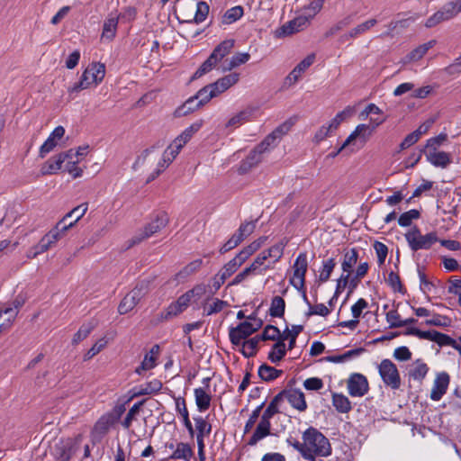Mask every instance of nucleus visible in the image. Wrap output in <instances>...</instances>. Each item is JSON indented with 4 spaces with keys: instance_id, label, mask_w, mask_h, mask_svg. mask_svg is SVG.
<instances>
[{
    "instance_id": "58",
    "label": "nucleus",
    "mask_w": 461,
    "mask_h": 461,
    "mask_svg": "<svg viewBox=\"0 0 461 461\" xmlns=\"http://www.w3.org/2000/svg\"><path fill=\"white\" fill-rule=\"evenodd\" d=\"M278 144V141L275 139L274 136H272L270 133L265 137V139L258 144L255 149L258 151H260V154L264 156L265 153L269 152L272 150L275 147H276Z\"/></svg>"
},
{
    "instance_id": "37",
    "label": "nucleus",
    "mask_w": 461,
    "mask_h": 461,
    "mask_svg": "<svg viewBox=\"0 0 461 461\" xmlns=\"http://www.w3.org/2000/svg\"><path fill=\"white\" fill-rule=\"evenodd\" d=\"M244 14V9L241 5H236L228 9L221 19V23L230 25L240 20Z\"/></svg>"
},
{
    "instance_id": "12",
    "label": "nucleus",
    "mask_w": 461,
    "mask_h": 461,
    "mask_svg": "<svg viewBox=\"0 0 461 461\" xmlns=\"http://www.w3.org/2000/svg\"><path fill=\"white\" fill-rule=\"evenodd\" d=\"M307 267V255L300 253L293 265V276L289 280L290 284L298 291L304 290Z\"/></svg>"
},
{
    "instance_id": "43",
    "label": "nucleus",
    "mask_w": 461,
    "mask_h": 461,
    "mask_svg": "<svg viewBox=\"0 0 461 461\" xmlns=\"http://www.w3.org/2000/svg\"><path fill=\"white\" fill-rule=\"evenodd\" d=\"M332 404L337 411L348 413L352 409L348 398L342 393H334L332 394Z\"/></svg>"
},
{
    "instance_id": "23",
    "label": "nucleus",
    "mask_w": 461,
    "mask_h": 461,
    "mask_svg": "<svg viewBox=\"0 0 461 461\" xmlns=\"http://www.w3.org/2000/svg\"><path fill=\"white\" fill-rule=\"evenodd\" d=\"M65 134V129L62 126L56 127L53 131L50 134L48 139L40 148V157L44 158L48 153L52 151L58 142L62 139Z\"/></svg>"
},
{
    "instance_id": "61",
    "label": "nucleus",
    "mask_w": 461,
    "mask_h": 461,
    "mask_svg": "<svg viewBox=\"0 0 461 461\" xmlns=\"http://www.w3.org/2000/svg\"><path fill=\"white\" fill-rule=\"evenodd\" d=\"M195 422V428L197 430V436L206 437L211 433L212 425L208 423L203 417L194 418Z\"/></svg>"
},
{
    "instance_id": "3",
    "label": "nucleus",
    "mask_w": 461,
    "mask_h": 461,
    "mask_svg": "<svg viewBox=\"0 0 461 461\" xmlns=\"http://www.w3.org/2000/svg\"><path fill=\"white\" fill-rule=\"evenodd\" d=\"M71 228L72 223L63 224L62 221H58L57 224L50 229L36 245L28 249L26 257L28 258H35L39 255L54 248L59 240H60Z\"/></svg>"
},
{
    "instance_id": "52",
    "label": "nucleus",
    "mask_w": 461,
    "mask_h": 461,
    "mask_svg": "<svg viewBox=\"0 0 461 461\" xmlns=\"http://www.w3.org/2000/svg\"><path fill=\"white\" fill-rule=\"evenodd\" d=\"M355 113L354 106H347L343 111L338 113L336 116L330 122V128L334 131L338 129L339 124L346 119L351 117Z\"/></svg>"
},
{
    "instance_id": "64",
    "label": "nucleus",
    "mask_w": 461,
    "mask_h": 461,
    "mask_svg": "<svg viewBox=\"0 0 461 461\" xmlns=\"http://www.w3.org/2000/svg\"><path fill=\"white\" fill-rule=\"evenodd\" d=\"M420 217L419 211L412 209L408 212H403L400 215L398 219V223L402 227H408L411 224L413 220H416Z\"/></svg>"
},
{
    "instance_id": "57",
    "label": "nucleus",
    "mask_w": 461,
    "mask_h": 461,
    "mask_svg": "<svg viewBox=\"0 0 461 461\" xmlns=\"http://www.w3.org/2000/svg\"><path fill=\"white\" fill-rule=\"evenodd\" d=\"M335 267L336 261L334 258H331L327 260H324L322 262V268L320 271L319 281L321 283L327 282L330 279V275L334 270Z\"/></svg>"
},
{
    "instance_id": "9",
    "label": "nucleus",
    "mask_w": 461,
    "mask_h": 461,
    "mask_svg": "<svg viewBox=\"0 0 461 461\" xmlns=\"http://www.w3.org/2000/svg\"><path fill=\"white\" fill-rule=\"evenodd\" d=\"M379 375L384 384L393 390L401 386V377L397 366L390 359H384L378 366Z\"/></svg>"
},
{
    "instance_id": "46",
    "label": "nucleus",
    "mask_w": 461,
    "mask_h": 461,
    "mask_svg": "<svg viewBox=\"0 0 461 461\" xmlns=\"http://www.w3.org/2000/svg\"><path fill=\"white\" fill-rule=\"evenodd\" d=\"M285 342L278 340L273 345L271 351L268 353V359L272 363H278L285 356Z\"/></svg>"
},
{
    "instance_id": "4",
    "label": "nucleus",
    "mask_w": 461,
    "mask_h": 461,
    "mask_svg": "<svg viewBox=\"0 0 461 461\" xmlns=\"http://www.w3.org/2000/svg\"><path fill=\"white\" fill-rule=\"evenodd\" d=\"M105 66L101 62H92L83 71L80 80L68 89L70 95L90 87L97 86L104 78Z\"/></svg>"
},
{
    "instance_id": "24",
    "label": "nucleus",
    "mask_w": 461,
    "mask_h": 461,
    "mask_svg": "<svg viewBox=\"0 0 461 461\" xmlns=\"http://www.w3.org/2000/svg\"><path fill=\"white\" fill-rule=\"evenodd\" d=\"M239 79L240 75L238 73H230L219 78L216 82L209 84V86L213 90L214 95L218 96L237 84Z\"/></svg>"
},
{
    "instance_id": "54",
    "label": "nucleus",
    "mask_w": 461,
    "mask_h": 461,
    "mask_svg": "<svg viewBox=\"0 0 461 461\" xmlns=\"http://www.w3.org/2000/svg\"><path fill=\"white\" fill-rule=\"evenodd\" d=\"M281 402L280 396L276 394L272 401L269 402L266 410L263 411L262 415L260 416V419L265 421H269L273 418L275 414H276L278 410V404Z\"/></svg>"
},
{
    "instance_id": "49",
    "label": "nucleus",
    "mask_w": 461,
    "mask_h": 461,
    "mask_svg": "<svg viewBox=\"0 0 461 461\" xmlns=\"http://www.w3.org/2000/svg\"><path fill=\"white\" fill-rule=\"evenodd\" d=\"M176 411L179 412V414L183 418L184 424L187 430L189 431L190 435L193 436L194 434V429L192 426V423L189 420V413L188 410L186 408V404L184 399H177L176 402Z\"/></svg>"
},
{
    "instance_id": "59",
    "label": "nucleus",
    "mask_w": 461,
    "mask_h": 461,
    "mask_svg": "<svg viewBox=\"0 0 461 461\" xmlns=\"http://www.w3.org/2000/svg\"><path fill=\"white\" fill-rule=\"evenodd\" d=\"M218 63L214 56L210 55L209 58L200 66V68L193 75L192 79H197L204 74L210 72Z\"/></svg>"
},
{
    "instance_id": "29",
    "label": "nucleus",
    "mask_w": 461,
    "mask_h": 461,
    "mask_svg": "<svg viewBox=\"0 0 461 461\" xmlns=\"http://www.w3.org/2000/svg\"><path fill=\"white\" fill-rule=\"evenodd\" d=\"M436 44L435 40L429 41L426 43H423L417 48H415L413 50H411L408 55H406L402 62V64H408L411 62H416L423 58V56L428 52L429 49L434 47Z\"/></svg>"
},
{
    "instance_id": "18",
    "label": "nucleus",
    "mask_w": 461,
    "mask_h": 461,
    "mask_svg": "<svg viewBox=\"0 0 461 461\" xmlns=\"http://www.w3.org/2000/svg\"><path fill=\"white\" fill-rule=\"evenodd\" d=\"M74 156V149H69L67 152L59 153L49 158L41 167V173L42 175L56 174L62 167L66 159H72Z\"/></svg>"
},
{
    "instance_id": "19",
    "label": "nucleus",
    "mask_w": 461,
    "mask_h": 461,
    "mask_svg": "<svg viewBox=\"0 0 461 461\" xmlns=\"http://www.w3.org/2000/svg\"><path fill=\"white\" fill-rule=\"evenodd\" d=\"M280 400L286 399L290 405L299 411L307 409L304 393L299 389L284 390L278 393Z\"/></svg>"
},
{
    "instance_id": "44",
    "label": "nucleus",
    "mask_w": 461,
    "mask_h": 461,
    "mask_svg": "<svg viewBox=\"0 0 461 461\" xmlns=\"http://www.w3.org/2000/svg\"><path fill=\"white\" fill-rule=\"evenodd\" d=\"M194 393L198 410L200 411H207L211 405V395L201 387L195 388Z\"/></svg>"
},
{
    "instance_id": "30",
    "label": "nucleus",
    "mask_w": 461,
    "mask_h": 461,
    "mask_svg": "<svg viewBox=\"0 0 461 461\" xmlns=\"http://www.w3.org/2000/svg\"><path fill=\"white\" fill-rule=\"evenodd\" d=\"M424 154L427 160L435 167L445 168L451 163V157L447 152L437 150Z\"/></svg>"
},
{
    "instance_id": "51",
    "label": "nucleus",
    "mask_w": 461,
    "mask_h": 461,
    "mask_svg": "<svg viewBox=\"0 0 461 461\" xmlns=\"http://www.w3.org/2000/svg\"><path fill=\"white\" fill-rule=\"evenodd\" d=\"M203 266V260L201 258H197L187 264L177 274L176 277L178 279L185 278L194 273H196Z\"/></svg>"
},
{
    "instance_id": "27",
    "label": "nucleus",
    "mask_w": 461,
    "mask_h": 461,
    "mask_svg": "<svg viewBox=\"0 0 461 461\" xmlns=\"http://www.w3.org/2000/svg\"><path fill=\"white\" fill-rule=\"evenodd\" d=\"M377 23L376 19H369L365 21L362 23H359L356 27L352 28L348 32L343 34L340 37V41L342 42L348 41L351 39L357 38L363 34H365L366 32H368L371 28H373Z\"/></svg>"
},
{
    "instance_id": "38",
    "label": "nucleus",
    "mask_w": 461,
    "mask_h": 461,
    "mask_svg": "<svg viewBox=\"0 0 461 461\" xmlns=\"http://www.w3.org/2000/svg\"><path fill=\"white\" fill-rule=\"evenodd\" d=\"M193 455V449L187 443L179 442L176 444L174 452L169 456V459H183L190 461Z\"/></svg>"
},
{
    "instance_id": "41",
    "label": "nucleus",
    "mask_w": 461,
    "mask_h": 461,
    "mask_svg": "<svg viewBox=\"0 0 461 461\" xmlns=\"http://www.w3.org/2000/svg\"><path fill=\"white\" fill-rule=\"evenodd\" d=\"M235 41L228 39L221 41L212 52V56H214L215 59L219 62L224 57H226L233 49Z\"/></svg>"
},
{
    "instance_id": "60",
    "label": "nucleus",
    "mask_w": 461,
    "mask_h": 461,
    "mask_svg": "<svg viewBox=\"0 0 461 461\" xmlns=\"http://www.w3.org/2000/svg\"><path fill=\"white\" fill-rule=\"evenodd\" d=\"M144 403V401L139 402L129 410V411L126 414V417L124 418L123 421L122 422V425L124 429H129L131 426L132 420H135L136 416L140 412V409L141 405Z\"/></svg>"
},
{
    "instance_id": "34",
    "label": "nucleus",
    "mask_w": 461,
    "mask_h": 461,
    "mask_svg": "<svg viewBox=\"0 0 461 461\" xmlns=\"http://www.w3.org/2000/svg\"><path fill=\"white\" fill-rule=\"evenodd\" d=\"M87 209L86 203H81L68 212L59 221H62L63 224L72 223L73 227L86 214Z\"/></svg>"
},
{
    "instance_id": "35",
    "label": "nucleus",
    "mask_w": 461,
    "mask_h": 461,
    "mask_svg": "<svg viewBox=\"0 0 461 461\" xmlns=\"http://www.w3.org/2000/svg\"><path fill=\"white\" fill-rule=\"evenodd\" d=\"M159 353V346L154 345L149 352L145 355L143 361L140 367L136 369V373L140 374L141 370H150L156 366V360Z\"/></svg>"
},
{
    "instance_id": "39",
    "label": "nucleus",
    "mask_w": 461,
    "mask_h": 461,
    "mask_svg": "<svg viewBox=\"0 0 461 461\" xmlns=\"http://www.w3.org/2000/svg\"><path fill=\"white\" fill-rule=\"evenodd\" d=\"M358 253L356 249L347 250L343 257L341 268L344 273L351 275L353 267L357 264Z\"/></svg>"
},
{
    "instance_id": "26",
    "label": "nucleus",
    "mask_w": 461,
    "mask_h": 461,
    "mask_svg": "<svg viewBox=\"0 0 461 461\" xmlns=\"http://www.w3.org/2000/svg\"><path fill=\"white\" fill-rule=\"evenodd\" d=\"M311 21L312 20L300 10V14L282 27L283 32L284 34H292L300 32L306 28Z\"/></svg>"
},
{
    "instance_id": "10",
    "label": "nucleus",
    "mask_w": 461,
    "mask_h": 461,
    "mask_svg": "<svg viewBox=\"0 0 461 461\" xmlns=\"http://www.w3.org/2000/svg\"><path fill=\"white\" fill-rule=\"evenodd\" d=\"M459 13H461V10L456 1L447 2L426 20L425 26L427 28H432L440 23L453 19Z\"/></svg>"
},
{
    "instance_id": "7",
    "label": "nucleus",
    "mask_w": 461,
    "mask_h": 461,
    "mask_svg": "<svg viewBox=\"0 0 461 461\" xmlns=\"http://www.w3.org/2000/svg\"><path fill=\"white\" fill-rule=\"evenodd\" d=\"M216 97L209 85L201 88L194 96L188 98L185 103L176 110V116H185L207 104Z\"/></svg>"
},
{
    "instance_id": "36",
    "label": "nucleus",
    "mask_w": 461,
    "mask_h": 461,
    "mask_svg": "<svg viewBox=\"0 0 461 461\" xmlns=\"http://www.w3.org/2000/svg\"><path fill=\"white\" fill-rule=\"evenodd\" d=\"M203 120L200 119L185 129L175 140L184 146L192 139V137L203 127Z\"/></svg>"
},
{
    "instance_id": "47",
    "label": "nucleus",
    "mask_w": 461,
    "mask_h": 461,
    "mask_svg": "<svg viewBox=\"0 0 461 461\" xmlns=\"http://www.w3.org/2000/svg\"><path fill=\"white\" fill-rule=\"evenodd\" d=\"M260 341L259 336H255L241 342V352L246 357H253L257 353L258 345Z\"/></svg>"
},
{
    "instance_id": "50",
    "label": "nucleus",
    "mask_w": 461,
    "mask_h": 461,
    "mask_svg": "<svg viewBox=\"0 0 461 461\" xmlns=\"http://www.w3.org/2000/svg\"><path fill=\"white\" fill-rule=\"evenodd\" d=\"M324 2V0H310L309 4L304 5L301 11L312 20L323 8Z\"/></svg>"
},
{
    "instance_id": "20",
    "label": "nucleus",
    "mask_w": 461,
    "mask_h": 461,
    "mask_svg": "<svg viewBox=\"0 0 461 461\" xmlns=\"http://www.w3.org/2000/svg\"><path fill=\"white\" fill-rule=\"evenodd\" d=\"M450 382V376L446 372L437 374L433 382V386L430 392V399L432 401H439L447 393Z\"/></svg>"
},
{
    "instance_id": "22",
    "label": "nucleus",
    "mask_w": 461,
    "mask_h": 461,
    "mask_svg": "<svg viewBox=\"0 0 461 461\" xmlns=\"http://www.w3.org/2000/svg\"><path fill=\"white\" fill-rule=\"evenodd\" d=\"M262 160L263 156L260 154V151L254 148L249 151V155L240 161L237 171L240 175H245L258 167Z\"/></svg>"
},
{
    "instance_id": "40",
    "label": "nucleus",
    "mask_w": 461,
    "mask_h": 461,
    "mask_svg": "<svg viewBox=\"0 0 461 461\" xmlns=\"http://www.w3.org/2000/svg\"><path fill=\"white\" fill-rule=\"evenodd\" d=\"M428 372L429 367L427 364L418 359L411 365L409 370V376L414 380L421 381L425 378Z\"/></svg>"
},
{
    "instance_id": "31",
    "label": "nucleus",
    "mask_w": 461,
    "mask_h": 461,
    "mask_svg": "<svg viewBox=\"0 0 461 461\" xmlns=\"http://www.w3.org/2000/svg\"><path fill=\"white\" fill-rule=\"evenodd\" d=\"M287 245V241L282 240L271 246L268 249L263 250L266 255L267 260L270 265H274L278 262L284 255V250L285 246Z\"/></svg>"
},
{
    "instance_id": "16",
    "label": "nucleus",
    "mask_w": 461,
    "mask_h": 461,
    "mask_svg": "<svg viewBox=\"0 0 461 461\" xmlns=\"http://www.w3.org/2000/svg\"><path fill=\"white\" fill-rule=\"evenodd\" d=\"M315 54L311 53L305 57L295 68L285 77L284 85L287 87L294 86L306 72V70L314 63Z\"/></svg>"
},
{
    "instance_id": "2",
    "label": "nucleus",
    "mask_w": 461,
    "mask_h": 461,
    "mask_svg": "<svg viewBox=\"0 0 461 461\" xmlns=\"http://www.w3.org/2000/svg\"><path fill=\"white\" fill-rule=\"evenodd\" d=\"M176 14L181 23H200L206 19L209 14V5L203 1L178 0Z\"/></svg>"
},
{
    "instance_id": "48",
    "label": "nucleus",
    "mask_w": 461,
    "mask_h": 461,
    "mask_svg": "<svg viewBox=\"0 0 461 461\" xmlns=\"http://www.w3.org/2000/svg\"><path fill=\"white\" fill-rule=\"evenodd\" d=\"M267 261L266 255L262 251L255 258L250 266L254 267V270L258 275H263L266 271L274 267V266L270 265L268 262L266 264Z\"/></svg>"
},
{
    "instance_id": "5",
    "label": "nucleus",
    "mask_w": 461,
    "mask_h": 461,
    "mask_svg": "<svg viewBox=\"0 0 461 461\" xmlns=\"http://www.w3.org/2000/svg\"><path fill=\"white\" fill-rule=\"evenodd\" d=\"M124 409L119 407L113 411L103 414L94 424L90 431V440L93 445L101 443L110 429L119 420Z\"/></svg>"
},
{
    "instance_id": "21",
    "label": "nucleus",
    "mask_w": 461,
    "mask_h": 461,
    "mask_svg": "<svg viewBox=\"0 0 461 461\" xmlns=\"http://www.w3.org/2000/svg\"><path fill=\"white\" fill-rule=\"evenodd\" d=\"M120 14L111 13L104 22L101 40L104 41H112L115 36L118 27Z\"/></svg>"
},
{
    "instance_id": "11",
    "label": "nucleus",
    "mask_w": 461,
    "mask_h": 461,
    "mask_svg": "<svg viewBox=\"0 0 461 461\" xmlns=\"http://www.w3.org/2000/svg\"><path fill=\"white\" fill-rule=\"evenodd\" d=\"M167 222L168 218L166 213L161 212L158 214L150 222L146 224L143 229L138 231V233L132 238V243L137 244L146 239H149L165 228Z\"/></svg>"
},
{
    "instance_id": "32",
    "label": "nucleus",
    "mask_w": 461,
    "mask_h": 461,
    "mask_svg": "<svg viewBox=\"0 0 461 461\" xmlns=\"http://www.w3.org/2000/svg\"><path fill=\"white\" fill-rule=\"evenodd\" d=\"M163 384L160 380L153 379L145 384L133 388L132 397L153 394L159 392Z\"/></svg>"
},
{
    "instance_id": "33",
    "label": "nucleus",
    "mask_w": 461,
    "mask_h": 461,
    "mask_svg": "<svg viewBox=\"0 0 461 461\" xmlns=\"http://www.w3.org/2000/svg\"><path fill=\"white\" fill-rule=\"evenodd\" d=\"M255 109L248 107L235 115H233L227 122L226 127L238 128L243 123L250 121L253 117Z\"/></svg>"
},
{
    "instance_id": "25",
    "label": "nucleus",
    "mask_w": 461,
    "mask_h": 461,
    "mask_svg": "<svg viewBox=\"0 0 461 461\" xmlns=\"http://www.w3.org/2000/svg\"><path fill=\"white\" fill-rule=\"evenodd\" d=\"M190 303L186 301V298L183 296H179L176 302L170 303L161 313V320H170L180 313H182Z\"/></svg>"
},
{
    "instance_id": "45",
    "label": "nucleus",
    "mask_w": 461,
    "mask_h": 461,
    "mask_svg": "<svg viewBox=\"0 0 461 461\" xmlns=\"http://www.w3.org/2000/svg\"><path fill=\"white\" fill-rule=\"evenodd\" d=\"M258 373L262 380L271 382L278 378L283 374V371L267 364H263L259 366Z\"/></svg>"
},
{
    "instance_id": "6",
    "label": "nucleus",
    "mask_w": 461,
    "mask_h": 461,
    "mask_svg": "<svg viewBox=\"0 0 461 461\" xmlns=\"http://www.w3.org/2000/svg\"><path fill=\"white\" fill-rule=\"evenodd\" d=\"M404 238L409 248L412 251L429 249L435 243L438 241L436 232H429L422 234L418 227H412L405 234Z\"/></svg>"
},
{
    "instance_id": "13",
    "label": "nucleus",
    "mask_w": 461,
    "mask_h": 461,
    "mask_svg": "<svg viewBox=\"0 0 461 461\" xmlns=\"http://www.w3.org/2000/svg\"><path fill=\"white\" fill-rule=\"evenodd\" d=\"M372 129H370L367 124H358L356 129L350 133V135L346 139L342 146L339 149L337 152H333L331 157H336L339 152H341L347 147H350L351 145H355L357 140H358L361 144L360 147H363L365 143L368 140V139L372 135Z\"/></svg>"
},
{
    "instance_id": "8",
    "label": "nucleus",
    "mask_w": 461,
    "mask_h": 461,
    "mask_svg": "<svg viewBox=\"0 0 461 461\" xmlns=\"http://www.w3.org/2000/svg\"><path fill=\"white\" fill-rule=\"evenodd\" d=\"M261 326L262 321L260 320L249 316L248 321L240 323L237 327L230 329V340L232 344L239 346L244 339L258 330Z\"/></svg>"
},
{
    "instance_id": "63",
    "label": "nucleus",
    "mask_w": 461,
    "mask_h": 461,
    "mask_svg": "<svg viewBox=\"0 0 461 461\" xmlns=\"http://www.w3.org/2000/svg\"><path fill=\"white\" fill-rule=\"evenodd\" d=\"M293 125L294 122H292V120L285 121L270 132V134L279 142L280 140L290 131Z\"/></svg>"
},
{
    "instance_id": "56",
    "label": "nucleus",
    "mask_w": 461,
    "mask_h": 461,
    "mask_svg": "<svg viewBox=\"0 0 461 461\" xmlns=\"http://www.w3.org/2000/svg\"><path fill=\"white\" fill-rule=\"evenodd\" d=\"M447 140V135L446 133H440L436 137L429 138L424 148L423 152H432L437 151L438 149L443 145V143Z\"/></svg>"
},
{
    "instance_id": "53",
    "label": "nucleus",
    "mask_w": 461,
    "mask_h": 461,
    "mask_svg": "<svg viewBox=\"0 0 461 461\" xmlns=\"http://www.w3.org/2000/svg\"><path fill=\"white\" fill-rule=\"evenodd\" d=\"M285 302L281 296H275L271 301L269 314L272 317H282L285 313Z\"/></svg>"
},
{
    "instance_id": "55",
    "label": "nucleus",
    "mask_w": 461,
    "mask_h": 461,
    "mask_svg": "<svg viewBox=\"0 0 461 461\" xmlns=\"http://www.w3.org/2000/svg\"><path fill=\"white\" fill-rule=\"evenodd\" d=\"M249 59L250 55L248 52L236 53L230 60H227V66L223 68V70H231L236 67L247 63Z\"/></svg>"
},
{
    "instance_id": "17",
    "label": "nucleus",
    "mask_w": 461,
    "mask_h": 461,
    "mask_svg": "<svg viewBox=\"0 0 461 461\" xmlns=\"http://www.w3.org/2000/svg\"><path fill=\"white\" fill-rule=\"evenodd\" d=\"M368 390V381L365 375L356 373L349 376L348 380V391L351 396L362 397Z\"/></svg>"
},
{
    "instance_id": "14",
    "label": "nucleus",
    "mask_w": 461,
    "mask_h": 461,
    "mask_svg": "<svg viewBox=\"0 0 461 461\" xmlns=\"http://www.w3.org/2000/svg\"><path fill=\"white\" fill-rule=\"evenodd\" d=\"M405 334L416 336L421 339L434 341L439 346L454 345L455 343V340L452 338L437 330L423 331L417 328H409L405 331Z\"/></svg>"
},
{
    "instance_id": "15",
    "label": "nucleus",
    "mask_w": 461,
    "mask_h": 461,
    "mask_svg": "<svg viewBox=\"0 0 461 461\" xmlns=\"http://www.w3.org/2000/svg\"><path fill=\"white\" fill-rule=\"evenodd\" d=\"M146 294V287L144 285H137L130 293H128L118 306L120 314H126L131 312Z\"/></svg>"
},
{
    "instance_id": "62",
    "label": "nucleus",
    "mask_w": 461,
    "mask_h": 461,
    "mask_svg": "<svg viewBox=\"0 0 461 461\" xmlns=\"http://www.w3.org/2000/svg\"><path fill=\"white\" fill-rule=\"evenodd\" d=\"M94 329L92 323L83 324L72 339V344L77 345L88 337Z\"/></svg>"
},
{
    "instance_id": "1",
    "label": "nucleus",
    "mask_w": 461,
    "mask_h": 461,
    "mask_svg": "<svg viewBox=\"0 0 461 461\" xmlns=\"http://www.w3.org/2000/svg\"><path fill=\"white\" fill-rule=\"evenodd\" d=\"M305 448V459L313 461L317 456H329L331 446L329 439L317 429L308 428L302 436Z\"/></svg>"
},
{
    "instance_id": "42",
    "label": "nucleus",
    "mask_w": 461,
    "mask_h": 461,
    "mask_svg": "<svg viewBox=\"0 0 461 461\" xmlns=\"http://www.w3.org/2000/svg\"><path fill=\"white\" fill-rule=\"evenodd\" d=\"M21 306V303L19 302H14V306H7V307H5V308H1L0 309V318L3 316V315H7V322H4L2 324H0V331L2 330H5V329H7L9 327H11L14 318L16 317L17 313H18V309L19 307Z\"/></svg>"
},
{
    "instance_id": "28",
    "label": "nucleus",
    "mask_w": 461,
    "mask_h": 461,
    "mask_svg": "<svg viewBox=\"0 0 461 461\" xmlns=\"http://www.w3.org/2000/svg\"><path fill=\"white\" fill-rule=\"evenodd\" d=\"M271 434V423L269 421H265L263 420H259L253 434L248 440L249 446H256L260 440L264 439L267 436Z\"/></svg>"
}]
</instances>
